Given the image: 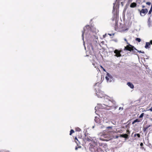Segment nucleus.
Here are the masks:
<instances>
[{
    "label": "nucleus",
    "instance_id": "1",
    "mask_svg": "<svg viewBox=\"0 0 152 152\" xmlns=\"http://www.w3.org/2000/svg\"><path fill=\"white\" fill-rule=\"evenodd\" d=\"M104 105L110 108L108 110L112 108L115 104V102L113 99L110 100L108 99H104Z\"/></svg>",
    "mask_w": 152,
    "mask_h": 152
},
{
    "label": "nucleus",
    "instance_id": "2",
    "mask_svg": "<svg viewBox=\"0 0 152 152\" xmlns=\"http://www.w3.org/2000/svg\"><path fill=\"white\" fill-rule=\"evenodd\" d=\"M124 50H128L132 53H135L137 52V50L133 46L129 44V45L124 47Z\"/></svg>",
    "mask_w": 152,
    "mask_h": 152
},
{
    "label": "nucleus",
    "instance_id": "3",
    "mask_svg": "<svg viewBox=\"0 0 152 152\" xmlns=\"http://www.w3.org/2000/svg\"><path fill=\"white\" fill-rule=\"evenodd\" d=\"M143 131L147 133L152 132V125H147L146 127H143Z\"/></svg>",
    "mask_w": 152,
    "mask_h": 152
},
{
    "label": "nucleus",
    "instance_id": "4",
    "mask_svg": "<svg viewBox=\"0 0 152 152\" xmlns=\"http://www.w3.org/2000/svg\"><path fill=\"white\" fill-rule=\"evenodd\" d=\"M122 26H121V24H120V25L118 26V22L116 21L115 22V30L116 31H124V30L122 29Z\"/></svg>",
    "mask_w": 152,
    "mask_h": 152
},
{
    "label": "nucleus",
    "instance_id": "5",
    "mask_svg": "<svg viewBox=\"0 0 152 152\" xmlns=\"http://www.w3.org/2000/svg\"><path fill=\"white\" fill-rule=\"evenodd\" d=\"M112 77L110 75L109 73H107L106 76L105 77V78L107 82H110L111 81V79Z\"/></svg>",
    "mask_w": 152,
    "mask_h": 152
},
{
    "label": "nucleus",
    "instance_id": "6",
    "mask_svg": "<svg viewBox=\"0 0 152 152\" xmlns=\"http://www.w3.org/2000/svg\"><path fill=\"white\" fill-rule=\"evenodd\" d=\"M121 50H115L114 51V53H115V56L117 57H120L121 56L120 53L121 52Z\"/></svg>",
    "mask_w": 152,
    "mask_h": 152
},
{
    "label": "nucleus",
    "instance_id": "7",
    "mask_svg": "<svg viewBox=\"0 0 152 152\" xmlns=\"http://www.w3.org/2000/svg\"><path fill=\"white\" fill-rule=\"evenodd\" d=\"M92 64L96 68V69H98L99 70V69L98 67V64L96 63L94 60H92L91 61Z\"/></svg>",
    "mask_w": 152,
    "mask_h": 152
},
{
    "label": "nucleus",
    "instance_id": "8",
    "mask_svg": "<svg viewBox=\"0 0 152 152\" xmlns=\"http://www.w3.org/2000/svg\"><path fill=\"white\" fill-rule=\"evenodd\" d=\"M151 40L149 42H146L145 48L146 49L150 48L151 46Z\"/></svg>",
    "mask_w": 152,
    "mask_h": 152
},
{
    "label": "nucleus",
    "instance_id": "9",
    "mask_svg": "<svg viewBox=\"0 0 152 152\" xmlns=\"http://www.w3.org/2000/svg\"><path fill=\"white\" fill-rule=\"evenodd\" d=\"M139 11H140V13L141 15V13H142L143 14H146L148 12V10L147 9H142L141 11L139 10Z\"/></svg>",
    "mask_w": 152,
    "mask_h": 152
},
{
    "label": "nucleus",
    "instance_id": "10",
    "mask_svg": "<svg viewBox=\"0 0 152 152\" xmlns=\"http://www.w3.org/2000/svg\"><path fill=\"white\" fill-rule=\"evenodd\" d=\"M137 6V4L135 2L132 3L130 5V7L131 8L135 7Z\"/></svg>",
    "mask_w": 152,
    "mask_h": 152
},
{
    "label": "nucleus",
    "instance_id": "11",
    "mask_svg": "<svg viewBox=\"0 0 152 152\" xmlns=\"http://www.w3.org/2000/svg\"><path fill=\"white\" fill-rule=\"evenodd\" d=\"M142 120L141 119H137L136 120H134L132 122V124H133L135 123H136V122H140Z\"/></svg>",
    "mask_w": 152,
    "mask_h": 152
},
{
    "label": "nucleus",
    "instance_id": "12",
    "mask_svg": "<svg viewBox=\"0 0 152 152\" xmlns=\"http://www.w3.org/2000/svg\"><path fill=\"white\" fill-rule=\"evenodd\" d=\"M120 136L125 138H128V135L127 134H121Z\"/></svg>",
    "mask_w": 152,
    "mask_h": 152
},
{
    "label": "nucleus",
    "instance_id": "13",
    "mask_svg": "<svg viewBox=\"0 0 152 152\" xmlns=\"http://www.w3.org/2000/svg\"><path fill=\"white\" fill-rule=\"evenodd\" d=\"M127 85L131 88H133L134 87L133 85L130 82H128L127 83Z\"/></svg>",
    "mask_w": 152,
    "mask_h": 152
},
{
    "label": "nucleus",
    "instance_id": "14",
    "mask_svg": "<svg viewBox=\"0 0 152 152\" xmlns=\"http://www.w3.org/2000/svg\"><path fill=\"white\" fill-rule=\"evenodd\" d=\"M95 121L97 123H99L100 122V119L97 117H95Z\"/></svg>",
    "mask_w": 152,
    "mask_h": 152
},
{
    "label": "nucleus",
    "instance_id": "15",
    "mask_svg": "<svg viewBox=\"0 0 152 152\" xmlns=\"http://www.w3.org/2000/svg\"><path fill=\"white\" fill-rule=\"evenodd\" d=\"M75 130L77 132H80L81 131V129L78 127L75 128Z\"/></svg>",
    "mask_w": 152,
    "mask_h": 152
},
{
    "label": "nucleus",
    "instance_id": "16",
    "mask_svg": "<svg viewBox=\"0 0 152 152\" xmlns=\"http://www.w3.org/2000/svg\"><path fill=\"white\" fill-rule=\"evenodd\" d=\"M74 130L73 129H71L70 132V134H69L70 135H71L72 134L74 133Z\"/></svg>",
    "mask_w": 152,
    "mask_h": 152
},
{
    "label": "nucleus",
    "instance_id": "17",
    "mask_svg": "<svg viewBox=\"0 0 152 152\" xmlns=\"http://www.w3.org/2000/svg\"><path fill=\"white\" fill-rule=\"evenodd\" d=\"M140 146H141V148L142 149H144V148L143 147V143L142 142H141L140 144Z\"/></svg>",
    "mask_w": 152,
    "mask_h": 152
},
{
    "label": "nucleus",
    "instance_id": "18",
    "mask_svg": "<svg viewBox=\"0 0 152 152\" xmlns=\"http://www.w3.org/2000/svg\"><path fill=\"white\" fill-rule=\"evenodd\" d=\"M136 40L137 41H138L139 42H140L141 41V39L139 38H137L136 39Z\"/></svg>",
    "mask_w": 152,
    "mask_h": 152
},
{
    "label": "nucleus",
    "instance_id": "19",
    "mask_svg": "<svg viewBox=\"0 0 152 152\" xmlns=\"http://www.w3.org/2000/svg\"><path fill=\"white\" fill-rule=\"evenodd\" d=\"M137 136L138 138L140 137V135L139 134H134V136Z\"/></svg>",
    "mask_w": 152,
    "mask_h": 152
},
{
    "label": "nucleus",
    "instance_id": "20",
    "mask_svg": "<svg viewBox=\"0 0 152 152\" xmlns=\"http://www.w3.org/2000/svg\"><path fill=\"white\" fill-rule=\"evenodd\" d=\"M137 51L139 53H144V51H142L141 50H137Z\"/></svg>",
    "mask_w": 152,
    "mask_h": 152
},
{
    "label": "nucleus",
    "instance_id": "21",
    "mask_svg": "<svg viewBox=\"0 0 152 152\" xmlns=\"http://www.w3.org/2000/svg\"><path fill=\"white\" fill-rule=\"evenodd\" d=\"M143 115H144V113H142L140 115L139 117V118H142L143 117Z\"/></svg>",
    "mask_w": 152,
    "mask_h": 152
},
{
    "label": "nucleus",
    "instance_id": "22",
    "mask_svg": "<svg viewBox=\"0 0 152 152\" xmlns=\"http://www.w3.org/2000/svg\"><path fill=\"white\" fill-rule=\"evenodd\" d=\"M85 31V29H84V30L83 31V32H82V37H83V39H84V37H83V36H84V33Z\"/></svg>",
    "mask_w": 152,
    "mask_h": 152
},
{
    "label": "nucleus",
    "instance_id": "23",
    "mask_svg": "<svg viewBox=\"0 0 152 152\" xmlns=\"http://www.w3.org/2000/svg\"><path fill=\"white\" fill-rule=\"evenodd\" d=\"M75 142L77 144H78V143L77 142V141H78V140L77 138L76 137H75Z\"/></svg>",
    "mask_w": 152,
    "mask_h": 152
},
{
    "label": "nucleus",
    "instance_id": "24",
    "mask_svg": "<svg viewBox=\"0 0 152 152\" xmlns=\"http://www.w3.org/2000/svg\"><path fill=\"white\" fill-rule=\"evenodd\" d=\"M86 139L87 141H91V139H89L88 138H86Z\"/></svg>",
    "mask_w": 152,
    "mask_h": 152
},
{
    "label": "nucleus",
    "instance_id": "25",
    "mask_svg": "<svg viewBox=\"0 0 152 152\" xmlns=\"http://www.w3.org/2000/svg\"><path fill=\"white\" fill-rule=\"evenodd\" d=\"M152 11V8H150V9L149 12V13H148V14H151V12Z\"/></svg>",
    "mask_w": 152,
    "mask_h": 152
},
{
    "label": "nucleus",
    "instance_id": "26",
    "mask_svg": "<svg viewBox=\"0 0 152 152\" xmlns=\"http://www.w3.org/2000/svg\"><path fill=\"white\" fill-rule=\"evenodd\" d=\"M146 4L148 5H150L151 4V3L148 2H147Z\"/></svg>",
    "mask_w": 152,
    "mask_h": 152
},
{
    "label": "nucleus",
    "instance_id": "27",
    "mask_svg": "<svg viewBox=\"0 0 152 152\" xmlns=\"http://www.w3.org/2000/svg\"><path fill=\"white\" fill-rule=\"evenodd\" d=\"M124 40H125V41L126 42V43H127V44L129 45V42H128V41H127V40L126 38H125V39H124Z\"/></svg>",
    "mask_w": 152,
    "mask_h": 152
},
{
    "label": "nucleus",
    "instance_id": "28",
    "mask_svg": "<svg viewBox=\"0 0 152 152\" xmlns=\"http://www.w3.org/2000/svg\"><path fill=\"white\" fill-rule=\"evenodd\" d=\"M148 110L150 111L151 112H152V107H151V108Z\"/></svg>",
    "mask_w": 152,
    "mask_h": 152
},
{
    "label": "nucleus",
    "instance_id": "29",
    "mask_svg": "<svg viewBox=\"0 0 152 152\" xmlns=\"http://www.w3.org/2000/svg\"><path fill=\"white\" fill-rule=\"evenodd\" d=\"M107 129H112V126H108L107 127Z\"/></svg>",
    "mask_w": 152,
    "mask_h": 152
},
{
    "label": "nucleus",
    "instance_id": "30",
    "mask_svg": "<svg viewBox=\"0 0 152 152\" xmlns=\"http://www.w3.org/2000/svg\"><path fill=\"white\" fill-rule=\"evenodd\" d=\"M126 132L127 133V134H129L130 133V131L128 130H127Z\"/></svg>",
    "mask_w": 152,
    "mask_h": 152
},
{
    "label": "nucleus",
    "instance_id": "31",
    "mask_svg": "<svg viewBox=\"0 0 152 152\" xmlns=\"http://www.w3.org/2000/svg\"><path fill=\"white\" fill-rule=\"evenodd\" d=\"M80 148V147H76L75 148V149L76 150H77V149L78 148Z\"/></svg>",
    "mask_w": 152,
    "mask_h": 152
},
{
    "label": "nucleus",
    "instance_id": "32",
    "mask_svg": "<svg viewBox=\"0 0 152 152\" xmlns=\"http://www.w3.org/2000/svg\"><path fill=\"white\" fill-rule=\"evenodd\" d=\"M115 10V8H114V6L113 7V11H114Z\"/></svg>",
    "mask_w": 152,
    "mask_h": 152
},
{
    "label": "nucleus",
    "instance_id": "33",
    "mask_svg": "<svg viewBox=\"0 0 152 152\" xmlns=\"http://www.w3.org/2000/svg\"><path fill=\"white\" fill-rule=\"evenodd\" d=\"M100 66V67H101V68L102 69H103L104 68L102 66H101V65Z\"/></svg>",
    "mask_w": 152,
    "mask_h": 152
},
{
    "label": "nucleus",
    "instance_id": "34",
    "mask_svg": "<svg viewBox=\"0 0 152 152\" xmlns=\"http://www.w3.org/2000/svg\"><path fill=\"white\" fill-rule=\"evenodd\" d=\"M142 8H145V6H144V5H142Z\"/></svg>",
    "mask_w": 152,
    "mask_h": 152
},
{
    "label": "nucleus",
    "instance_id": "35",
    "mask_svg": "<svg viewBox=\"0 0 152 152\" xmlns=\"http://www.w3.org/2000/svg\"><path fill=\"white\" fill-rule=\"evenodd\" d=\"M102 69L103 70V71H106L105 69L104 68H103Z\"/></svg>",
    "mask_w": 152,
    "mask_h": 152
},
{
    "label": "nucleus",
    "instance_id": "36",
    "mask_svg": "<svg viewBox=\"0 0 152 152\" xmlns=\"http://www.w3.org/2000/svg\"><path fill=\"white\" fill-rule=\"evenodd\" d=\"M151 8L152 9V4L151 5Z\"/></svg>",
    "mask_w": 152,
    "mask_h": 152
},
{
    "label": "nucleus",
    "instance_id": "37",
    "mask_svg": "<svg viewBox=\"0 0 152 152\" xmlns=\"http://www.w3.org/2000/svg\"><path fill=\"white\" fill-rule=\"evenodd\" d=\"M121 107H120L119 108V110H120L121 109Z\"/></svg>",
    "mask_w": 152,
    "mask_h": 152
},
{
    "label": "nucleus",
    "instance_id": "38",
    "mask_svg": "<svg viewBox=\"0 0 152 152\" xmlns=\"http://www.w3.org/2000/svg\"><path fill=\"white\" fill-rule=\"evenodd\" d=\"M116 137L118 138V136H117V137Z\"/></svg>",
    "mask_w": 152,
    "mask_h": 152
},
{
    "label": "nucleus",
    "instance_id": "39",
    "mask_svg": "<svg viewBox=\"0 0 152 152\" xmlns=\"http://www.w3.org/2000/svg\"><path fill=\"white\" fill-rule=\"evenodd\" d=\"M151 120H152V118Z\"/></svg>",
    "mask_w": 152,
    "mask_h": 152
}]
</instances>
